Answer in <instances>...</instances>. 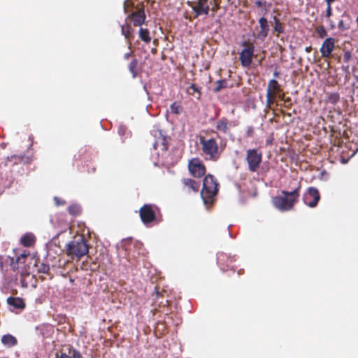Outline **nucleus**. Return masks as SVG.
Masks as SVG:
<instances>
[{"instance_id":"f257e3e1","label":"nucleus","mask_w":358,"mask_h":358,"mask_svg":"<svg viewBox=\"0 0 358 358\" xmlns=\"http://www.w3.org/2000/svg\"><path fill=\"white\" fill-rule=\"evenodd\" d=\"M301 185L298 182L294 190L288 192L282 190V195L274 197L272 200L273 206L280 211H288L293 208L300 196Z\"/></svg>"},{"instance_id":"f03ea898","label":"nucleus","mask_w":358,"mask_h":358,"mask_svg":"<svg viewBox=\"0 0 358 358\" xmlns=\"http://www.w3.org/2000/svg\"><path fill=\"white\" fill-rule=\"evenodd\" d=\"M89 252L87 241L83 234H76L66 246V255L71 259H80Z\"/></svg>"},{"instance_id":"7ed1b4c3","label":"nucleus","mask_w":358,"mask_h":358,"mask_svg":"<svg viewBox=\"0 0 358 358\" xmlns=\"http://www.w3.org/2000/svg\"><path fill=\"white\" fill-rule=\"evenodd\" d=\"M199 143L206 159L216 162L220 158L224 148L219 145L215 138H208L201 136H199Z\"/></svg>"},{"instance_id":"20e7f679","label":"nucleus","mask_w":358,"mask_h":358,"mask_svg":"<svg viewBox=\"0 0 358 358\" xmlns=\"http://www.w3.org/2000/svg\"><path fill=\"white\" fill-rule=\"evenodd\" d=\"M219 191V184L217 180L211 174L205 176L203 180V187L201 191V196L203 203L211 205L215 200Z\"/></svg>"},{"instance_id":"39448f33","label":"nucleus","mask_w":358,"mask_h":358,"mask_svg":"<svg viewBox=\"0 0 358 358\" xmlns=\"http://www.w3.org/2000/svg\"><path fill=\"white\" fill-rule=\"evenodd\" d=\"M221 0H196L192 6L195 17L200 15H208L211 12V16L220 9Z\"/></svg>"},{"instance_id":"423d86ee","label":"nucleus","mask_w":358,"mask_h":358,"mask_svg":"<svg viewBox=\"0 0 358 358\" xmlns=\"http://www.w3.org/2000/svg\"><path fill=\"white\" fill-rule=\"evenodd\" d=\"M245 160L250 172H256L259 169L262 161V153L257 149H249L246 152Z\"/></svg>"},{"instance_id":"0eeeda50","label":"nucleus","mask_w":358,"mask_h":358,"mask_svg":"<svg viewBox=\"0 0 358 358\" xmlns=\"http://www.w3.org/2000/svg\"><path fill=\"white\" fill-rule=\"evenodd\" d=\"M244 48L240 53V61L243 67H248L251 65L254 57L255 45L250 41H244L242 43Z\"/></svg>"},{"instance_id":"6e6552de","label":"nucleus","mask_w":358,"mask_h":358,"mask_svg":"<svg viewBox=\"0 0 358 358\" xmlns=\"http://www.w3.org/2000/svg\"><path fill=\"white\" fill-rule=\"evenodd\" d=\"M188 171L194 178H201L206 174V168L199 157H194L188 162Z\"/></svg>"},{"instance_id":"1a4fd4ad","label":"nucleus","mask_w":358,"mask_h":358,"mask_svg":"<svg viewBox=\"0 0 358 358\" xmlns=\"http://www.w3.org/2000/svg\"><path fill=\"white\" fill-rule=\"evenodd\" d=\"M320 199V194L318 189L314 187L308 188L307 192L304 194L303 200L306 205L310 208H315Z\"/></svg>"},{"instance_id":"9d476101","label":"nucleus","mask_w":358,"mask_h":358,"mask_svg":"<svg viewBox=\"0 0 358 358\" xmlns=\"http://www.w3.org/2000/svg\"><path fill=\"white\" fill-rule=\"evenodd\" d=\"M139 215L143 224H148L156 220L155 212L151 204H145L139 210Z\"/></svg>"},{"instance_id":"9b49d317","label":"nucleus","mask_w":358,"mask_h":358,"mask_svg":"<svg viewBox=\"0 0 358 358\" xmlns=\"http://www.w3.org/2000/svg\"><path fill=\"white\" fill-rule=\"evenodd\" d=\"M181 189L187 193H196L200 188V182L189 178L181 179Z\"/></svg>"},{"instance_id":"f8f14e48","label":"nucleus","mask_w":358,"mask_h":358,"mask_svg":"<svg viewBox=\"0 0 358 358\" xmlns=\"http://www.w3.org/2000/svg\"><path fill=\"white\" fill-rule=\"evenodd\" d=\"M231 122L225 117L218 119L215 122L216 131L212 130V133L216 134L217 136L220 138L218 132L222 134H227L229 132Z\"/></svg>"},{"instance_id":"ddd939ff","label":"nucleus","mask_w":358,"mask_h":358,"mask_svg":"<svg viewBox=\"0 0 358 358\" xmlns=\"http://www.w3.org/2000/svg\"><path fill=\"white\" fill-rule=\"evenodd\" d=\"M335 39L329 37L326 38L320 48V52L323 57L328 58L331 56L335 48Z\"/></svg>"},{"instance_id":"4468645a","label":"nucleus","mask_w":358,"mask_h":358,"mask_svg":"<svg viewBox=\"0 0 358 358\" xmlns=\"http://www.w3.org/2000/svg\"><path fill=\"white\" fill-rule=\"evenodd\" d=\"M149 289L152 291V300L153 303H159V306L164 304V290L159 291V287L157 285H154L152 283L149 285Z\"/></svg>"},{"instance_id":"2eb2a0df","label":"nucleus","mask_w":358,"mask_h":358,"mask_svg":"<svg viewBox=\"0 0 358 358\" xmlns=\"http://www.w3.org/2000/svg\"><path fill=\"white\" fill-rule=\"evenodd\" d=\"M282 92V89L281 85L275 79H271L268 81L266 88V94H270L271 95L277 96Z\"/></svg>"},{"instance_id":"dca6fc26","label":"nucleus","mask_w":358,"mask_h":358,"mask_svg":"<svg viewBox=\"0 0 358 358\" xmlns=\"http://www.w3.org/2000/svg\"><path fill=\"white\" fill-rule=\"evenodd\" d=\"M260 31L258 32L257 37L261 39L265 38L269 31V25L266 18L262 17L259 20Z\"/></svg>"},{"instance_id":"f3484780","label":"nucleus","mask_w":358,"mask_h":358,"mask_svg":"<svg viewBox=\"0 0 358 358\" xmlns=\"http://www.w3.org/2000/svg\"><path fill=\"white\" fill-rule=\"evenodd\" d=\"M7 303L13 308L20 310L24 309L26 306L24 301L20 297L10 296L7 299Z\"/></svg>"},{"instance_id":"a211bd4d","label":"nucleus","mask_w":358,"mask_h":358,"mask_svg":"<svg viewBox=\"0 0 358 358\" xmlns=\"http://www.w3.org/2000/svg\"><path fill=\"white\" fill-rule=\"evenodd\" d=\"M153 147L155 150H159L162 152L168 150L167 140L166 136H163L161 133L153 143Z\"/></svg>"},{"instance_id":"6ab92c4d","label":"nucleus","mask_w":358,"mask_h":358,"mask_svg":"<svg viewBox=\"0 0 358 358\" xmlns=\"http://www.w3.org/2000/svg\"><path fill=\"white\" fill-rule=\"evenodd\" d=\"M145 18L144 9L138 5L136 6V26H141L145 22Z\"/></svg>"},{"instance_id":"aec40b11","label":"nucleus","mask_w":358,"mask_h":358,"mask_svg":"<svg viewBox=\"0 0 358 358\" xmlns=\"http://www.w3.org/2000/svg\"><path fill=\"white\" fill-rule=\"evenodd\" d=\"M189 95L194 96L197 99H200L201 96V87L196 84H191L186 90Z\"/></svg>"},{"instance_id":"412c9836","label":"nucleus","mask_w":358,"mask_h":358,"mask_svg":"<svg viewBox=\"0 0 358 358\" xmlns=\"http://www.w3.org/2000/svg\"><path fill=\"white\" fill-rule=\"evenodd\" d=\"M36 241V238L34 234L29 233L26 234L21 238V243L25 247H31L32 246Z\"/></svg>"},{"instance_id":"4be33fe9","label":"nucleus","mask_w":358,"mask_h":358,"mask_svg":"<svg viewBox=\"0 0 358 358\" xmlns=\"http://www.w3.org/2000/svg\"><path fill=\"white\" fill-rule=\"evenodd\" d=\"M138 36L139 38L145 43H149L151 41L150 33L147 28L140 27Z\"/></svg>"},{"instance_id":"5701e85b","label":"nucleus","mask_w":358,"mask_h":358,"mask_svg":"<svg viewBox=\"0 0 358 358\" xmlns=\"http://www.w3.org/2000/svg\"><path fill=\"white\" fill-rule=\"evenodd\" d=\"M1 342L3 345L11 347L17 344V339L10 334H6L2 336Z\"/></svg>"},{"instance_id":"b1692460","label":"nucleus","mask_w":358,"mask_h":358,"mask_svg":"<svg viewBox=\"0 0 358 358\" xmlns=\"http://www.w3.org/2000/svg\"><path fill=\"white\" fill-rule=\"evenodd\" d=\"M171 113L175 115H180L183 111V108L180 103L175 101L170 106Z\"/></svg>"},{"instance_id":"393cba45","label":"nucleus","mask_w":358,"mask_h":358,"mask_svg":"<svg viewBox=\"0 0 358 358\" xmlns=\"http://www.w3.org/2000/svg\"><path fill=\"white\" fill-rule=\"evenodd\" d=\"M68 212L70 215L76 217L81 213L82 209L79 205L72 204L68 207Z\"/></svg>"},{"instance_id":"a878e982","label":"nucleus","mask_w":358,"mask_h":358,"mask_svg":"<svg viewBox=\"0 0 358 358\" xmlns=\"http://www.w3.org/2000/svg\"><path fill=\"white\" fill-rule=\"evenodd\" d=\"M35 266L37 268V271L42 273H48L50 270L48 264L40 262H36Z\"/></svg>"},{"instance_id":"bb28decb","label":"nucleus","mask_w":358,"mask_h":358,"mask_svg":"<svg viewBox=\"0 0 358 358\" xmlns=\"http://www.w3.org/2000/svg\"><path fill=\"white\" fill-rule=\"evenodd\" d=\"M67 352L69 354L70 357L72 358H81L80 352L74 349L72 346L68 345L66 346Z\"/></svg>"},{"instance_id":"cd10ccee","label":"nucleus","mask_w":358,"mask_h":358,"mask_svg":"<svg viewBox=\"0 0 358 358\" xmlns=\"http://www.w3.org/2000/svg\"><path fill=\"white\" fill-rule=\"evenodd\" d=\"M273 20L275 22L274 31L278 32V34H282L284 32V27L282 24L280 22L279 19L276 17H273Z\"/></svg>"},{"instance_id":"c85d7f7f","label":"nucleus","mask_w":358,"mask_h":358,"mask_svg":"<svg viewBox=\"0 0 358 358\" xmlns=\"http://www.w3.org/2000/svg\"><path fill=\"white\" fill-rule=\"evenodd\" d=\"M215 84H216V87L213 90L214 92H218L222 89H224V88L227 87V82L224 79L216 81Z\"/></svg>"},{"instance_id":"c756f323","label":"nucleus","mask_w":358,"mask_h":358,"mask_svg":"<svg viewBox=\"0 0 358 358\" xmlns=\"http://www.w3.org/2000/svg\"><path fill=\"white\" fill-rule=\"evenodd\" d=\"M339 99H340V96L336 92L330 93L327 96V101L331 104L336 103L337 102H338Z\"/></svg>"},{"instance_id":"7c9ffc66","label":"nucleus","mask_w":358,"mask_h":358,"mask_svg":"<svg viewBox=\"0 0 358 358\" xmlns=\"http://www.w3.org/2000/svg\"><path fill=\"white\" fill-rule=\"evenodd\" d=\"M118 134L121 136H125V138H127L128 136H131V131L127 130V128L124 125H120L118 127Z\"/></svg>"},{"instance_id":"2f4dec72","label":"nucleus","mask_w":358,"mask_h":358,"mask_svg":"<svg viewBox=\"0 0 358 358\" xmlns=\"http://www.w3.org/2000/svg\"><path fill=\"white\" fill-rule=\"evenodd\" d=\"M266 108L271 109L272 106L275 102L277 96L271 95L270 94H266Z\"/></svg>"},{"instance_id":"473e14b6","label":"nucleus","mask_w":358,"mask_h":358,"mask_svg":"<svg viewBox=\"0 0 358 358\" xmlns=\"http://www.w3.org/2000/svg\"><path fill=\"white\" fill-rule=\"evenodd\" d=\"M138 250V254L139 256L145 257L147 252L143 247V244L141 242L136 241V250Z\"/></svg>"},{"instance_id":"72a5a7b5","label":"nucleus","mask_w":358,"mask_h":358,"mask_svg":"<svg viewBox=\"0 0 358 358\" xmlns=\"http://www.w3.org/2000/svg\"><path fill=\"white\" fill-rule=\"evenodd\" d=\"M315 31H316L317 36L321 38H323L327 36V31H326L325 28L322 25L317 27L315 28Z\"/></svg>"},{"instance_id":"f704fd0d","label":"nucleus","mask_w":358,"mask_h":358,"mask_svg":"<svg viewBox=\"0 0 358 358\" xmlns=\"http://www.w3.org/2000/svg\"><path fill=\"white\" fill-rule=\"evenodd\" d=\"M224 260H227L229 264H231L234 261V258L233 257H229L227 255L222 254L218 257V262L221 265L222 262Z\"/></svg>"},{"instance_id":"c9c22d12","label":"nucleus","mask_w":358,"mask_h":358,"mask_svg":"<svg viewBox=\"0 0 358 358\" xmlns=\"http://www.w3.org/2000/svg\"><path fill=\"white\" fill-rule=\"evenodd\" d=\"M55 358H72L67 352L66 348L62 349L59 353H56Z\"/></svg>"},{"instance_id":"e433bc0d","label":"nucleus","mask_w":358,"mask_h":358,"mask_svg":"<svg viewBox=\"0 0 358 358\" xmlns=\"http://www.w3.org/2000/svg\"><path fill=\"white\" fill-rule=\"evenodd\" d=\"M27 254H25V253H22V254H21L20 255H19V256L17 257V259H16L15 263H14L13 262H12V265H13V268H16L15 264H17H17H20V263H23V262H22V259H25V258L27 257Z\"/></svg>"},{"instance_id":"4c0bfd02","label":"nucleus","mask_w":358,"mask_h":358,"mask_svg":"<svg viewBox=\"0 0 358 358\" xmlns=\"http://www.w3.org/2000/svg\"><path fill=\"white\" fill-rule=\"evenodd\" d=\"M338 28L341 31H345V30H348L350 28V25L348 24H345L344 21L343 20H341L338 22Z\"/></svg>"},{"instance_id":"58836bf2","label":"nucleus","mask_w":358,"mask_h":358,"mask_svg":"<svg viewBox=\"0 0 358 358\" xmlns=\"http://www.w3.org/2000/svg\"><path fill=\"white\" fill-rule=\"evenodd\" d=\"M68 229H70L69 224L67 222H64L62 225V229L53 237V239L57 238L62 233L65 232Z\"/></svg>"},{"instance_id":"ea45409f","label":"nucleus","mask_w":358,"mask_h":358,"mask_svg":"<svg viewBox=\"0 0 358 358\" xmlns=\"http://www.w3.org/2000/svg\"><path fill=\"white\" fill-rule=\"evenodd\" d=\"M292 101L290 97H287L286 99H285V101L283 102L282 106L287 109H289L292 106Z\"/></svg>"},{"instance_id":"a19ab883","label":"nucleus","mask_w":358,"mask_h":358,"mask_svg":"<svg viewBox=\"0 0 358 358\" xmlns=\"http://www.w3.org/2000/svg\"><path fill=\"white\" fill-rule=\"evenodd\" d=\"M352 59V54L350 51H345L343 55V60L345 62H348Z\"/></svg>"},{"instance_id":"79ce46f5","label":"nucleus","mask_w":358,"mask_h":358,"mask_svg":"<svg viewBox=\"0 0 358 358\" xmlns=\"http://www.w3.org/2000/svg\"><path fill=\"white\" fill-rule=\"evenodd\" d=\"M13 159H17V161H15V163H17L18 162H21L23 159V157L22 156H19V155H12L10 157H8V160H12Z\"/></svg>"},{"instance_id":"37998d69","label":"nucleus","mask_w":358,"mask_h":358,"mask_svg":"<svg viewBox=\"0 0 358 358\" xmlns=\"http://www.w3.org/2000/svg\"><path fill=\"white\" fill-rule=\"evenodd\" d=\"M122 32L125 36L126 38H129V37L130 32H129L128 27L122 26Z\"/></svg>"},{"instance_id":"c03bdc74","label":"nucleus","mask_w":358,"mask_h":358,"mask_svg":"<svg viewBox=\"0 0 358 358\" xmlns=\"http://www.w3.org/2000/svg\"><path fill=\"white\" fill-rule=\"evenodd\" d=\"M331 15H332L331 6H327L325 17L327 18H329L331 16Z\"/></svg>"},{"instance_id":"a18cd8bd","label":"nucleus","mask_w":358,"mask_h":358,"mask_svg":"<svg viewBox=\"0 0 358 358\" xmlns=\"http://www.w3.org/2000/svg\"><path fill=\"white\" fill-rule=\"evenodd\" d=\"M54 201H55V205L57 206H63L66 203V202L64 200H61L58 197H55Z\"/></svg>"},{"instance_id":"49530a36","label":"nucleus","mask_w":358,"mask_h":358,"mask_svg":"<svg viewBox=\"0 0 358 358\" xmlns=\"http://www.w3.org/2000/svg\"><path fill=\"white\" fill-rule=\"evenodd\" d=\"M246 135L248 137H252L254 135V129L252 127H248L246 131Z\"/></svg>"},{"instance_id":"de8ad7c7","label":"nucleus","mask_w":358,"mask_h":358,"mask_svg":"<svg viewBox=\"0 0 358 358\" xmlns=\"http://www.w3.org/2000/svg\"><path fill=\"white\" fill-rule=\"evenodd\" d=\"M130 71L132 73L133 76L134 77V61H131L129 66Z\"/></svg>"},{"instance_id":"09e8293b","label":"nucleus","mask_w":358,"mask_h":358,"mask_svg":"<svg viewBox=\"0 0 358 358\" xmlns=\"http://www.w3.org/2000/svg\"><path fill=\"white\" fill-rule=\"evenodd\" d=\"M130 3H132V1H129V0H127V1H124V10H125L126 12H128V9H129V8H128V6H129V4Z\"/></svg>"},{"instance_id":"8fccbe9b","label":"nucleus","mask_w":358,"mask_h":358,"mask_svg":"<svg viewBox=\"0 0 358 358\" xmlns=\"http://www.w3.org/2000/svg\"><path fill=\"white\" fill-rule=\"evenodd\" d=\"M277 97H278V98H279L281 101H282L283 102L285 101V99H286V98H287V97H285V94H284V93H282V94L280 93V94L277 96Z\"/></svg>"},{"instance_id":"3c124183","label":"nucleus","mask_w":358,"mask_h":358,"mask_svg":"<svg viewBox=\"0 0 358 358\" xmlns=\"http://www.w3.org/2000/svg\"><path fill=\"white\" fill-rule=\"evenodd\" d=\"M255 5L257 6V7H262L263 6V3L261 1H255Z\"/></svg>"},{"instance_id":"603ef678","label":"nucleus","mask_w":358,"mask_h":358,"mask_svg":"<svg viewBox=\"0 0 358 358\" xmlns=\"http://www.w3.org/2000/svg\"><path fill=\"white\" fill-rule=\"evenodd\" d=\"M336 0H325V2L327 3V6H331L333 2H334Z\"/></svg>"},{"instance_id":"864d4df0","label":"nucleus","mask_w":358,"mask_h":358,"mask_svg":"<svg viewBox=\"0 0 358 358\" xmlns=\"http://www.w3.org/2000/svg\"><path fill=\"white\" fill-rule=\"evenodd\" d=\"M305 51L308 53L312 51V47L311 46H307L305 48Z\"/></svg>"},{"instance_id":"5fc2aeb1","label":"nucleus","mask_w":358,"mask_h":358,"mask_svg":"<svg viewBox=\"0 0 358 358\" xmlns=\"http://www.w3.org/2000/svg\"><path fill=\"white\" fill-rule=\"evenodd\" d=\"M329 24H330V28L331 29H334L335 28V24L332 20H329Z\"/></svg>"},{"instance_id":"6e6d98bb","label":"nucleus","mask_w":358,"mask_h":358,"mask_svg":"<svg viewBox=\"0 0 358 358\" xmlns=\"http://www.w3.org/2000/svg\"><path fill=\"white\" fill-rule=\"evenodd\" d=\"M279 75H280V72L278 71L277 70H275L273 73V76L276 78H278Z\"/></svg>"},{"instance_id":"4d7b16f0","label":"nucleus","mask_w":358,"mask_h":358,"mask_svg":"<svg viewBox=\"0 0 358 358\" xmlns=\"http://www.w3.org/2000/svg\"><path fill=\"white\" fill-rule=\"evenodd\" d=\"M129 17H134V11L131 10L130 14L129 15Z\"/></svg>"},{"instance_id":"13d9d810","label":"nucleus","mask_w":358,"mask_h":358,"mask_svg":"<svg viewBox=\"0 0 358 358\" xmlns=\"http://www.w3.org/2000/svg\"><path fill=\"white\" fill-rule=\"evenodd\" d=\"M131 56V53H126L124 55V58L128 59Z\"/></svg>"},{"instance_id":"bf43d9fd","label":"nucleus","mask_w":358,"mask_h":358,"mask_svg":"<svg viewBox=\"0 0 358 358\" xmlns=\"http://www.w3.org/2000/svg\"><path fill=\"white\" fill-rule=\"evenodd\" d=\"M238 273V275L243 274V269L239 270Z\"/></svg>"},{"instance_id":"052dcab7","label":"nucleus","mask_w":358,"mask_h":358,"mask_svg":"<svg viewBox=\"0 0 358 358\" xmlns=\"http://www.w3.org/2000/svg\"><path fill=\"white\" fill-rule=\"evenodd\" d=\"M230 267H231V269H232L234 271H235L233 266H231Z\"/></svg>"},{"instance_id":"680f3d73","label":"nucleus","mask_w":358,"mask_h":358,"mask_svg":"<svg viewBox=\"0 0 358 358\" xmlns=\"http://www.w3.org/2000/svg\"><path fill=\"white\" fill-rule=\"evenodd\" d=\"M343 16H347V17H349V15H345V13H344V14L343 15Z\"/></svg>"},{"instance_id":"e2e57ef3","label":"nucleus","mask_w":358,"mask_h":358,"mask_svg":"<svg viewBox=\"0 0 358 358\" xmlns=\"http://www.w3.org/2000/svg\"><path fill=\"white\" fill-rule=\"evenodd\" d=\"M286 115L289 116V117L291 116V113H287Z\"/></svg>"},{"instance_id":"0e129e2a","label":"nucleus","mask_w":358,"mask_h":358,"mask_svg":"<svg viewBox=\"0 0 358 358\" xmlns=\"http://www.w3.org/2000/svg\"><path fill=\"white\" fill-rule=\"evenodd\" d=\"M125 243H127V241H124L123 242V245H125Z\"/></svg>"},{"instance_id":"69168bd1","label":"nucleus","mask_w":358,"mask_h":358,"mask_svg":"<svg viewBox=\"0 0 358 358\" xmlns=\"http://www.w3.org/2000/svg\"><path fill=\"white\" fill-rule=\"evenodd\" d=\"M125 243H127V241H124L123 242V245H125Z\"/></svg>"},{"instance_id":"338daca9","label":"nucleus","mask_w":358,"mask_h":358,"mask_svg":"<svg viewBox=\"0 0 358 358\" xmlns=\"http://www.w3.org/2000/svg\"><path fill=\"white\" fill-rule=\"evenodd\" d=\"M356 21L358 23V16L357 17Z\"/></svg>"},{"instance_id":"774afa93","label":"nucleus","mask_w":358,"mask_h":358,"mask_svg":"<svg viewBox=\"0 0 358 358\" xmlns=\"http://www.w3.org/2000/svg\"><path fill=\"white\" fill-rule=\"evenodd\" d=\"M281 113H282V114H285V113H284V111H283L282 110H281Z\"/></svg>"}]
</instances>
